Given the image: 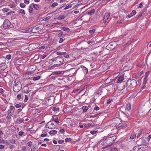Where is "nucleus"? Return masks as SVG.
<instances>
[{
  "label": "nucleus",
  "instance_id": "1",
  "mask_svg": "<svg viewBox=\"0 0 151 151\" xmlns=\"http://www.w3.org/2000/svg\"><path fill=\"white\" fill-rule=\"evenodd\" d=\"M116 138V135L108 137L101 143V145L105 147H109L112 145Z\"/></svg>",
  "mask_w": 151,
  "mask_h": 151
},
{
  "label": "nucleus",
  "instance_id": "2",
  "mask_svg": "<svg viewBox=\"0 0 151 151\" xmlns=\"http://www.w3.org/2000/svg\"><path fill=\"white\" fill-rule=\"evenodd\" d=\"M112 126L115 127V130H116L117 129L120 128L121 126H120L122 123V120L119 118H116L114 119L112 121Z\"/></svg>",
  "mask_w": 151,
  "mask_h": 151
},
{
  "label": "nucleus",
  "instance_id": "3",
  "mask_svg": "<svg viewBox=\"0 0 151 151\" xmlns=\"http://www.w3.org/2000/svg\"><path fill=\"white\" fill-rule=\"evenodd\" d=\"M52 63L54 65H60L62 64L64 61L63 58L60 56H58L52 59Z\"/></svg>",
  "mask_w": 151,
  "mask_h": 151
},
{
  "label": "nucleus",
  "instance_id": "4",
  "mask_svg": "<svg viewBox=\"0 0 151 151\" xmlns=\"http://www.w3.org/2000/svg\"><path fill=\"white\" fill-rule=\"evenodd\" d=\"M137 85V82L134 79H131L128 80L126 83L127 87L130 89L134 88Z\"/></svg>",
  "mask_w": 151,
  "mask_h": 151
},
{
  "label": "nucleus",
  "instance_id": "5",
  "mask_svg": "<svg viewBox=\"0 0 151 151\" xmlns=\"http://www.w3.org/2000/svg\"><path fill=\"white\" fill-rule=\"evenodd\" d=\"M22 88V85L20 82H17L13 87V90L16 92L19 91Z\"/></svg>",
  "mask_w": 151,
  "mask_h": 151
},
{
  "label": "nucleus",
  "instance_id": "6",
  "mask_svg": "<svg viewBox=\"0 0 151 151\" xmlns=\"http://www.w3.org/2000/svg\"><path fill=\"white\" fill-rule=\"evenodd\" d=\"M11 25V22L8 19H6L4 21L3 24V27L5 29L9 28Z\"/></svg>",
  "mask_w": 151,
  "mask_h": 151
},
{
  "label": "nucleus",
  "instance_id": "7",
  "mask_svg": "<svg viewBox=\"0 0 151 151\" xmlns=\"http://www.w3.org/2000/svg\"><path fill=\"white\" fill-rule=\"evenodd\" d=\"M107 91V89L105 88H99L97 91V93L100 95L103 94L104 93H106Z\"/></svg>",
  "mask_w": 151,
  "mask_h": 151
},
{
  "label": "nucleus",
  "instance_id": "8",
  "mask_svg": "<svg viewBox=\"0 0 151 151\" xmlns=\"http://www.w3.org/2000/svg\"><path fill=\"white\" fill-rule=\"evenodd\" d=\"M131 105L130 103H128L126 104V106H125V109L126 111H127L128 112H127L129 116H130L131 115V113L129 111L131 109Z\"/></svg>",
  "mask_w": 151,
  "mask_h": 151
},
{
  "label": "nucleus",
  "instance_id": "9",
  "mask_svg": "<svg viewBox=\"0 0 151 151\" xmlns=\"http://www.w3.org/2000/svg\"><path fill=\"white\" fill-rule=\"evenodd\" d=\"M110 15V13H106L105 14L103 19V22L104 23H105L106 22V21L108 20L109 17Z\"/></svg>",
  "mask_w": 151,
  "mask_h": 151
},
{
  "label": "nucleus",
  "instance_id": "10",
  "mask_svg": "<svg viewBox=\"0 0 151 151\" xmlns=\"http://www.w3.org/2000/svg\"><path fill=\"white\" fill-rule=\"evenodd\" d=\"M29 85H30L29 84H27L23 88V91L24 93H28L30 91V90H29V88L28 86Z\"/></svg>",
  "mask_w": 151,
  "mask_h": 151
},
{
  "label": "nucleus",
  "instance_id": "11",
  "mask_svg": "<svg viewBox=\"0 0 151 151\" xmlns=\"http://www.w3.org/2000/svg\"><path fill=\"white\" fill-rule=\"evenodd\" d=\"M54 123L52 122V121H50L47 123L46 125V127L47 128L49 129H52L54 127L53 125Z\"/></svg>",
  "mask_w": 151,
  "mask_h": 151
},
{
  "label": "nucleus",
  "instance_id": "12",
  "mask_svg": "<svg viewBox=\"0 0 151 151\" xmlns=\"http://www.w3.org/2000/svg\"><path fill=\"white\" fill-rule=\"evenodd\" d=\"M119 83V86L121 90L124 89L125 87V86L126 85V83L125 82H120Z\"/></svg>",
  "mask_w": 151,
  "mask_h": 151
},
{
  "label": "nucleus",
  "instance_id": "13",
  "mask_svg": "<svg viewBox=\"0 0 151 151\" xmlns=\"http://www.w3.org/2000/svg\"><path fill=\"white\" fill-rule=\"evenodd\" d=\"M6 68V66L5 63H0V70H3Z\"/></svg>",
  "mask_w": 151,
  "mask_h": 151
},
{
  "label": "nucleus",
  "instance_id": "14",
  "mask_svg": "<svg viewBox=\"0 0 151 151\" xmlns=\"http://www.w3.org/2000/svg\"><path fill=\"white\" fill-rule=\"evenodd\" d=\"M109 151H118V149L115 147H112L109 148Z\"/></svg>",
  "mask_w": 151,
  "mask_h": 151
},
{
  "label": "nucleus",
  "instance_id": "15",
  "mask_svg": "<svg viewBox=\"0 0 151 151\" xmlns=\"http://www.w3.org/2000/svg\"><path fill=\"white\" fill-rule=\"evenodd\" d=\"M31 5L36 10L40 8V7L38 4L34 3H32V4H31Z\"/></svg>",
  "mask_w": 151,
  "mask_h": 151
},
{
  "label": "nucleus",
  "instance_id": "16",
  "mask_svg": "<svg viewBox=\"0 0 151 151\" xmlns=\"http://www.w3.org/2000/svg\"><path fill=\"white\" fill-rule=\"evenodd\" d=\"M56 116H53L52 117V118L53 119V121L56 123L57 124H58L59 123V120L58 118V117L55 118V117H56Z\"/></svg>",
  "mask_w": 151,
  "mask_h": 151
},
{
  "label": "nucleus",
  "instance_id": "17",
  "mask_svg": "<svg viewBox=\"0 0 151 151\" xmlns=\"http://www.w3.org/2000/svg\"><path fill=\"white\" fill-rule=\"evenodd\" d=\"M82 68L83 70V72L85 74H86L88 72V69L86 67H85L84 66H83L82 67Z\"/></svg>",
  "mask_w": 151,
  "mask_h": 151
},
{
  "label": "nucleus",
  "instance_id": "18",
  "mask_svg": "<svg viewBox=\"0 0 151 151\" xmlns=\"http://www.w3.org/2000/svg\"><path fill=\"white\" fill-rule=\"evenodd\" d=\"M150 73V71H148L145 74V80L144 81H146L147 80V77L149 75V74Z\"/></svg>",
  "mask_w": 151,
  "mask_h": 151
},
{
  "label": "nucleus",
  "instance_id": "19",
  "mask_svg": "<svg viewBox=\"0 0 151 151\" xmlns=\"http://www.w3.org/2000/svg\"><path fill=\"white\" fill-rule=\"evenodd\" d=\"M82 109L83 110V112H86L88 110V106H83L82 107Z\"/></svg>",
  "mask_w": 151,
  "mask_h": 151
},
{
  "label": "nucleus",
  "instance_id": "20",
  "mask_svg": "<svg viewBox=\"0 0 151 151\" xmlns=\"http://www.w3.org/2000/svg\"><path fill=\"white\" fill-rule=\"evenodd\" d=\"M124 80L123 78L122 77H120L118 78L117 80V82L118 83H120V82H122V81Z\"/></svg>",
  "mask_w": 151,
  "mask_h": 151
},
{
  "label": "nucleus",
  "instance_id": "21",
  "mask_svg": "<svg viewBox=\"0 0 151 151\" xmlns=\"http://www.w3.org/2000/svg\"><path fill=\"white\" fill-rule=\"evenodd\" d=\"M120 126H121V127L120 128H122V127H126L127 126V124L125 122H123L122 124Z\"/></svg>",
  "mask_w": 151,
  "mask_h": 151
},
{
  "label": "nucleus",
  "instance_id": "22",
  "mask_svg": "<svg viewBox=\"0 0 151 151\" xmlns=\"http://www.w3.org/2000/svg\"><path fill=\"white\" fill-rule=\"evenodd\" d=\"M61 29L63 30L64 31H70L69 29L68 28L66 27H61Z\"/></svg>",
  "mask_w": 151,
  "mask_h": 151
},
{
  "label": "nucleus",
  "instance_id": "23",
  "mask_svg": "<svg viewBox=\"0 0 151 151\" xmlns=\"http://www.w3.org/2000/svg\"><path fill=\"white\" fill-rule=\"evenodd\" d=\"M57 133V131L56 130H52L50 131L49 133L50 134H56Z\"/></svg>",
  "mask_w": 151,
  "mask_h": 151
},
{
  "label": "nucleus",
  "instance_id": "24",
  "mask_svg": "<svg viewBox=\"0 0 151 151\" xmlns=\"http://www.w3.org/2000/svg\"><path fill=\"white\" fill-rule=\"evenodd\" d=\"M40 78V76H37V77H35L33 78V80L34 81H36L39 80Z\"/></svg>",
  "mask_w": 151,
  "mask_h": 151
},
{
  "label": "nucleus",
  "instance_id": "25",
  "mask_svg": "<svg viewBox=\"0 0 151 151\" xmlns=\"http://www.w3.org/2000/svg\"><path fill=\"white\" fill-rule=\"evenodd\" d=\"M95 12V10L94 9H93L91 11L88 12V14L89 15H91L92 14H93Z\"/></svg>",
  "mask_w": 151,
  "mask_h": 151
},
{
  "label": "nucleus",
  "instance_id": "26",
  "mask_svg": "<svg viewBox=\"0 0 151 151\" xmlns=\"http://www.w3.org/2000/svg\"><path fill=\"white\" fill-rule=\"evenodd\" d=\"M6 113L7 114H8L9 115H10L11 116H12L13 114V113L12 112V111H11L10 110H8L7 111Z\"/></svg>",
  "mask_w": 151,
  "mask_h": 151
},
{
  "label": "nucleus",
  "instance_id": "27",
  "mask_svg": "<svg viewBox=\"0 0 151 151\" xmlns=\"http://www.w3.org/2000/svg\"><path fill=\"white\" fill-rule=\"evenodd\" d=\"M32 28L28 29H25L24 31L25 32L29 33L30 32H32Z\"/></svg>",
  "mask_w": 151,
  "mask_h": 151
},
{
  "label": "nucleus",
  "instance_id": "28",
  "mask_svg": "<svg viewBox=\"0 0 151 151\" xmlns=\"http://www.w3.org/2000/svg\"><path fill=\"white\" fill-rule=\"evenodd\" d=\"M136 137V134H132L130 136V139H133L135 138Z\"/></svg>",
  "mask_w": 151,
  "mask_h": 151
},
{
  "label": "nucleus",
  "instance_id": "29",
  "mask_svg": "<svg viewBox=\"0 0 151 151\" xmlns=\"http://www.w3.org/2000/svg\"><path fill=\"white\" fill-rule=\"evenodd\" d=\"M58 5V4L56 2H54L51 5V7L52 8L54 7L57 6Z\"/></svg>",
  "mask_w": 151,
  "mask_h": 151
},
{
  "label": "nucleus",
  "instance_id": "30",
  "mask_svg": "<svg viewBox=\"0 0 151 151\" xmlns=\"http://www.w3.org/2000/svg\"><path fill=\"white\" fill-rule=\"evenodd\" d=\"M15 106L16 108H18L21 107L22 106L21 104H15Z\"/></svg>",
  "mask_w": 151,
  "mask_h": 151
},
{
  "label": "nucleus",
  "instance_id": "31",
  "mask_svg": "<svg viewBox=\"0 0 151 151\" xmlns=\"http://www.w3.org/2000/svg\"><path fill=\"white\" fill-rule=\"evenodd\" d=\"M24 120V119H21L19 118L17 119V122L19 123H21L23 122Z\"/></svg>",
  "mask_w": 151,
  "mask_h": 151
},
{
  "label": "nucleus",
  "instance_id": "32",
  "mask_svg": "<svg viewBox=\"0 0 151 151\" xmlns=\"http://www.w3.org/2000/svg\"><path fill=\"white\" fill-rule=\"evenodd\" d=\"M39 27H36V28L34 27L32 29V32L33 33H36V32L35 31H34V30H35V29L38 30L39 29Z\"/></svg>",
  "mask_w": 151,
  "mask_h": 151
},
{
  "label": "nucleus",
  "instance_id": "33",
  "mask_svg": "<svg viewBox=\"0 0 151 151\" xmlns=\"http://www.w3.org/2000/svg\"><path fill=\"white\" fill-rule=\"evenodd\" d=\"M64 18H65V17H64V16L62 15V16H60L59 17H58V19H59V20H61V19H64Z\"/></svg>",
  "mask_w": 151,
  "mask_h": 151
},
{
  "label": "nucleus",
  "instance_id": "34",
  "mask_svg": "<svg viewBox=\"0 0 151 151\" xmlns=\"http://www.w3.org/2000/svg\"><path fill=\"white\" fill-rule=\"evenodd\" d=\"M63 73V71H56L55 72V74H62Z\"/></svg>",
  "mask_w": 151,
  "mask_h": 151
},
{
  "label": "nucleus",
  "instance_id": "35",
  "mask_svg": "<svg viewBox=\"0 0 151 151\" xmlns=\"http://www.w3.org/2000/svg\"><path fill=\"white\" fill-rule=\"evenodd\" d=\"M33 8L30 6H29V11L30 13H31L33 11Z\"/></svg>",
  "mask_w": 151,
  "mask_h": 151
},
{
  "label": "nucleus",
  "instance_id": "36",
  "mask_svg": "<svg viewBox=\"0 0 151 151\" xmlns=\"http://www.w3.org/2000/svg\"><path fill=\"white\" fill-rule=\"evenodd\" d=\"M59 108L58 107H54L52 109L53 111H56L59 110Z\"/></svg>",
  "mask_w": 151,
  "mask_h": 151
},
{
  "label": "nucleus",
  "instance_id": "37",
  "mask_svg": "<svg viewBox=\"0 0 151 151\" xmlns=\"http://www.w3.org/2000/svg\"><path fill=\"white\" fill-rule=\"evenodd\" d=\"M19 13L22 14H25L24 11L22 9L20 10Z\"/></svg>",
  "mask_w": 151,
  "mask_h": 151
},
{
  "label": "nucleus",
  "instance_id": "38",
  "mask_svg": "<svg viewBox=\"0 0 151 151\" xmlns=\"http://www.w3.org/2000/svg\"><path fill=\"white\" fill-rule=\"evenodd\" d=\"M11 57H12L11 55L9 54L6 55V58L8 59L9 60L11 59Z\"/></svg>",
  "mask_w": 151,
  "mask_h": 151
},
{
  "label": "nucleus",
  "instance_id": "39",
  "mask_svg": "<svg viewBox=\"0 0 151 151\" xmlns=\"http://www.w3.org/2000/svg\"><path fill=\"white\" fill-rule=\"evenodd\" d=\"M72 7V5L69 4L68 6H67L66 7H65L64 8V9H67L69 8H71Z\"/></svg>",
  "mask_w": 151,
  "mask_h": 151
},
{
  "label": "nucleus",
  "instance_id": "40",
  "mask_svg": "<svg viewBox=\"0 0 151 151\" xmlns=\"http://www.w3.org/2000/svg\"><path fill=\"white\" fill-rule=\"evenodd\" d=\"M20 6L21 7L24 8L26 6V5L23 3H20Z\"/></svg>",
  "mask_w": 151,
  "mask_h": 151
},
{
  "label": "nucleus",
  "instance_id": "41",
  "mask_svg": "<svg viewBox=\"0 0 151 151\" xmlns=\"http://www.w3.org/2000/svg\"><path fill=\"white\" fill-rule=\"evenodd\" d=\"M28 99V96L27 95H25V99L24 100V102H26L27 101V100Z\"/></svg>",
  "mask_w": 151,
  "mask_h": 151
},
{
  "label": "nucleus",
  "instance_id": "42",
  "mask_svg": "<svg viewBox=\"0 0 151 151\" xmlns=\"http://www.w3.org/2000/svg\"><path fill=\"white\" fill-rule=\"evenodd\" d=\"M95 29H93L92 30H90L89 32L90 34H93L95 32Z\"/></svg>",
  "mask_w": 151,
  "mask_h": 151
},
{
  "label": "nucleus",
  "instance_id": "43",
  "mask_svg": "<svg viewBox=\"0 0 151 151\" xmlns=\"http://www.w3.org/2000/svg\"><path fill=\"white\" fill-rule=\"evenodd\" d=\"M57 54L58 55H62L63 54H64V52H57Z\"/></svg>",
  "mask_w": 151,
  "mask_h": 151
},
{
  "label": "nucleus",
  "instance_id": "44",
  "mask_svg": "<svg viewBox=\"0 0 151 151\" xmlns=\"http://www.w3.org/2000/svg\"><path fill=\"white\" fill-rule=\"evenodd\" d=\"M111 101V99H107V102H106L107 104L108 105L110 103Z\"/></svg>",
  "mask_w": 151,
  "mask_h": 151
},
{
  "label": "nucleus",
  "instance_id": "45",
  "mask_svg": "<svg viewBox=\"0 0 151 151\" xmlns=\"http://www.w3.org/2000/svg\"><path fill=\"white\" fill-rule=\"evenodd\" d=\"M64 142L63 140H59L58 141V142L59 144H62Z\"/></svg>",
  "mask_w": 151,
  "mask_h": 151
},
{
  "label": "nucleus",
  "instance_id": "46",
  "mask_svg": "<svg viewBox=\"0 0 151 151\" xmlns=\"http://www.w3.org/2000/svg\"><path fill=\"white\" fill-rule=\"evenodd\" d=\"M136 13V11L135 10H133L131 14V15L133 16Z\"/></svg>",
  "mask_w": 151,
  "mask_h": 151
},
{
  "label": "nucleus",
  "instance_id": "47",
  "mask_svg": "<svg viewBox=\"0 0 151 151\" xmlns=\"http://www.w3.org/2000/svg\"><path fill=\"white\" fill-rule=\"evenodd\" d=\"M9 109L10 110L12 111L14 109V106H9Z\"/></svg>",
  "mask_w": 151,
  "mask_h": 151
},
{
  "label": "nucleus",
  "instance_id": "48",
  "mask_svg": "<svg viewBox=\"0 0 151 151\" xmlns=\"http://www.w3.org/2000/svg\"><path fill=\"white\" fill-rule=\"evenodd\" d=\"M2 10L4 12H7L9 11V9L7 8H5L3 9Z\"/></svg>",
  "mask_w": 151,
  "mask_h": 151
},
{
  "label": "nucleus",
  "instance_id": "49",
  "mask_svg": "<svg viewBox=\"0 0 151 151\" xmlns=\"http://www.w3.org/2000/svg\"><path fill=\"white\" fill-rule=\"evenodd\" d=\"M22 150L23 151H26L27 150L25 146H23L22 147Z\"/></svg>",
  "mask_w": 151,
  "mask_h": 151
},
{
  "label": "nucleus",
  "instance_id": "50",
  "mask_svg": "<svg viewBox=\"0 0 151 151\" xmlns=\"http://www.w3.org/2000/svg\"><path fill=\"white\" fill-rule=\"evenodd\" d=\"M139 133L137 135V138H139L140 137V135H141V131H139Z\"/></svg>",
  "mask_w": 151,
  "mask_h": 151
},
{
  "label": "nucleus",
  "instance_id": "51",
  "mask_svg": "<svg viewBox=\"0 0 151 151\" xmlns=\"http://www.w3.org/2000/svg\"><path fill=\"white\" fill-rule=\"evenodd\" d=\"M29 147H31L32 145V142L31 141H29L27 143Z\"/></svg>",
  "mask_w": 151,
  "mask_h": 151
},
{
  "label": "nucleus",
  "instance_id": "52",
  "mask_svg": "<svg viewBox=\"0 0 151 151\" xmlns=\"http://www.w3.org/2000/svg\"><path fill=\"white\" fill-rule=\"evenodd\" d=\"M96 131L93 130L91 131L90 132V133L92 134H94L96 133Z\"/></svg>",
  "mask_w": 151,
  "mask_h": 151
},
{
  "label": "nucleus",
  "instance_id": "53",
  "mask_svg": "<svg viewBox=\"0 0 151 151\" xmlns=\"http://www.w3.org/2000/svg\"><path fill=\"white\" fill-rule=\"evenodd\" d=\"M24 3L27 4H29V0H24Z\"/></svg>",
  "mask_w": 151,
  "mask_h": 151
},
{
  "label": "nucleus",
  "instance_id": "54",
  "mask_svg": "<svg viewBox=\"0 0 151 151\" xmlns=\"http://www.w3.org/2000/svg\"><path fill=\"white\" fill-rule=\"evenodd\" d=\"M21 98V94H18L17 95V98L18 99H20Z\"/></svg>",
  "mask_w": 151,
  "mask_h": 151
},
{
  "label": "nucleus",
  "instance_id": "55",
  "mask_svg": "<svg viewBox=\"0 0 151 151\" xmlns=\"http://www.w3.org/2000/svg\"><path fill=\"white\" fill-rule=\"evenodd\" d=\"M5 91L2 88H0V93H4Z\"/></svg>",
  "mask_w": 151,
  "mask_h": 151
},
{
  "label": "nucleus",
  "instance_id": "56",
  "mask_svg": "<svg viewBox=\"0 0 151 151\" xmlns=\"http://www.w3.org/2000/svg\"><path fill=\"white\" fill-rule=\"evenodd\" d=\"M63 34V32H61L59 33L58 35V37H61L62 35Z\"/></svg>",
  "mask_w": 151,
  "mask_h": 151
},
{
  "label": "nucleus",
  "instance_id": "57",
  "mask_svg": "<svg viewBox=\"0 0 151 151\" xmlns=\"http://www.w3.org/2000/svg\"><path fill=\"white\" fill-rule=\"evenodd\" d=\"M31 151H37L36 148L35 147H32L31 149Z\"/></svg>",
  "mask_w": 151,
  "mask_h": 151
},
{
  "label": "nucleus",
  "instance_id": "58",
  "mask_svg": "<svg viewBox=\"0 0 151 151\" xmlns=\"http://www.w3.org/2000/svg\"><path fill=\"white\" fill-rule=\"evenodd\" d=\"M71 140V139L70 138H66L65 139V141L66 142L70 141Z\"/></svg>",
  "mask_w": 151,
  "mask_h": 151
},
{
  "label": "nucleus",
  "instance_id": "59",
  "mask_svg": "<svg viewBox=\"0 0 151 151\" xmlns=\"http://www.w3.org/2000/svg\"><path fill=\"white\" fill-rule=\"evenodd\" d=\"M100 109L99 108L98 106H96L94 108V110H96V111H98Z\"/></svg>",
  "mask_w": 151,
  "mask_h": 151
},
{
  "label": "nucleus",
  "instance_id": "60",
  "mask_svg": "<svg viewBox=\"0 0 151 151\" xmlns=\"http://www.w3.org/2000/svg\"><path fill=\"white\" fill-rule=\"evenodd\" d=\"M23 134H24V132L21 131L19 132V135L22 136V135Z\"/></svg>",
  "mask_w": 151,
  "mask_h": 151
},
{
  "label": "nucleus",
  "instance_id": "61",
  "mask_svg": "<svg viewBox=\"0 0 151 151\" xmlns=\"http://www.w3.org/2000/svg\"><path fill=\"white\" fill-rule=\"evenodd\" d=\"M45 46H44V45H43L41 47H39L38 49H44V48H45Z\"/></svg>",
  "mask_w": 151,
  "mask_h": 151
},
{
  "label": "nucleus",
  "instance_id": "62",
  "mask_svg": "<svg viewBox=\"0 0 151 151\" xmlns=\"http://www.w3.org/2000/svg\"><path fill=\"white\" fill-rule=\"evenodd\" d=\"M47 135V133H44L43 134H42L41 135V136L42 137H45Z\"/></svg>",
  "mask_w": 151,
  "mask_h": 151
},
{
  "label": "nucleus",
  "instance_id": "63",
  "mask_svg": "<svg viewBox=\"0 0 151 151\" xmlns=\"http://www.w3.org/2000/svg\"><path fill=\"white\" fill-rule=\"evenodd\" d=\"M151 138V135H149L148 136V137H147V139L148 141H150V139Z\"/></svg>",
  "mask_w": 151,
  "mask_h": 151
},
{
  "label": "nucleus",
  "instance_id": "64",
  "mask_svg": "<svg viewBox=\"0 0 151 151\" xmlns=\"http://www.w3.org/2000/svg\"><path fill=\"white\" fill-rule=\"evenodd\" d=\"M15 147L14 145H11L10 147V148L11 149H13Z\"/></svg>",
  "mask_w": 151,
  "mask_h": 151
}]
</instances>
